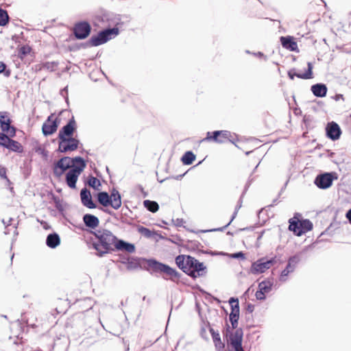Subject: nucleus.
Instances as JSON below:
<instances>
[{
  "instance_id": "25",
  "label": "nucleus",
  "mask_w": 351,
  "mask_h": 351,
  "mask_svg": "<svg viewBox=\"0 0 351 351\" xmlns=\"http://www.w3.org/2000/svg\"><path fill=\"white\" fill-rule=\"evenodd\" d=\"M311 90L314 96L322 98L326 97L328 92V88L324 83H317L311 86Z\"/></svg>"
},
{
  "instance_id": "55",
  "label": "nucleus",
  "mask_w": 351,
  "mask_h": 351,
  "mask_svg": "<svg viewBox=\"0 0 351 351\" xmlns=\"http://www.w3.org/2000/svg\"><path fill=\"white\" fill-rule=\"evenodd\" d=\"M55 204L56 208L58 210L60 213H62L64 211V208L62 205V201L59 198H58L57 199H56Z\"/></svg>"
},
{
  "instance_id": "38",
  "label": "nucleus",
  "mask_w": 351,
  "mask_h": 351,
  "mask_svg": "<svg viewBox=\"0 0 351 351\" xmlns=\"http://www.w3.org/2000/svg\"><path fill=\"white\" fill-rule=\"evenodd\" d=\"M137 231L140 234H141L142 235H143L144 237H145L146 238H148V239L152 238L155 235H158V233L156 232V231H152V230H149V228H147L145 226H138Z\"/></svg>"
},
{
  "instance_id": "21",
  "label": "nucleus",
  "mask_w": 351,
  "mask_h": 351,
  "mask_svg": "<svg viewBox=\"0 0 351 351\" xmlns=\"http://www.w3.org/2000/svg\"><path fill=\"white\" fill-rule=\"evenodd\" d=\"M14 137L8 136L3 148L7 149L9 152H12L17 154L23 153V146L21 143L14 140Z\"/></svg>"
},
{
  "instance_id": "45",
  "label": "nucleus",
  "mask_w": 351,
  "mask_h": 351,
  "mask_svg": "<svg viewBox=\"0 0 351 351\" xmlns=\"http://www.w3.org/2000/svg\"><path fill=\"white\" fill-rule=\"evenodd\" d=\"M313 64L311 62H307V69L303 73L302 77L306 78H313Z\"/></svg>"
},
{
  "instance_id": "51",
  "label": "nucleus",
  "mask_w": 351,
  "mask_h": 351,
  "mask_svg": "<svg viewBox=\"0 0 351 351\" xmlns=\"http://www.w3.org/2000/svg\"><path fill=\"white\" fill-rule=\"evenodd\" d=\"M252 182H253V178H252V175H250L247 182L245 183L243 191L241 193V197H244L245 194L247 191V190H248L249 187L250 186V185L252 184Z\"/></svg>"
},
{
  "instance_id": "1",
  "label": "nucleus",
  "mask_w": 351,
  "mask_h": 351,
  "mask_svg": "<svg viewBox=\"0 0 351 351\" xmlns=\"http://www.w3.org/2000/svg\"><path fill=\"white\" fill-rule=\"evenodd\" d=\"M89 234L93 235L97 239L94 241L93 239L89 237V245L92 244L93 249L96 250V255L99 257L114 251L125 252L129 254L135 252L136 247L134 243L117 238L108 230H89Z\"/></svg>"
},
{
  "instance_id": "16",
  "label": "nucleus",
  "mask_w": 351,
  "mask_h": 351,
  "mask_svg": "<svg viewBox=\"0 0 351 351\" xmlns=\"http://www.w3.org/2000/svg\"><path fill=\"white\" fill-rule=\"evenodd\" d=\"M84 40L88 37V20L77 22L73 27V34L70 38Z\"/></svg>"
},
{
  "instance_id": "4",
  "label": "nucleus",
  "mask_w": 351,
  "mask_h": 351,
  "mask_svg": "<svg viewBox=\"0 0 351 351\" xmlns=\"http://www.w3.org/2000/svg\"><path fill=\"white\" fill-rule=\"evenodd\" d=\"M177 267L193 280L204 277L207 274V267L204 263L190 255L180 254L175 258Z\"/></svg>"
},
{
  "instance_id": "24",
  "label": "nucleus",
  "mask_w": 351,
  "mask_h": 351,
  "mask_svg": "<svg viewBox=\"0 0 351 351\" xmlns=\"http://www.w3.org/2000/svg\"><path fill=\"white\" fill-rule=\"evenodd\" d=\"M60 237L57 232H53L47 236L45 243L48 247L55 249L60 245Z\"/></svg>"
},
{
  "instance_id": "49",
  "label": "nucleus",
  "mask_w": 351,
  "mask_h": 351,
  "mask_svg": "<svg viewBox=\"0 0 351 351\" xmlns=\"http://www.w3.org/2000/svg\"><path fill=\"white\" fill-rule=\"evenodd\" d=\"M0 178L6 180L8 184H12L11 181L7 176V168L3 166H0Z\"/></svg>"
},
{
  "instance_id": "35",
  "label": "nucleus",
  "mask_w": 351,
  "mask_h": 351,
  "mask_svg": "<svg viewBox=\"0 0 351 351\" xmlns=\"http://www.w3.org/2000/svg\"><path fill=\"white\" fill-rule=\"evenodd\" d=\"M32 48L28 45H24L18 47L17 56L21 60L31 53Z\"/></svg>"
},
{
  "instance_id": "6",
  "label": "nucleus",
  "mask_w": 351,
  "mask_h": 351,
  "mask_svg": "<svg viewBox=\"0 0 351 351\" xmlns=\"http://www.w3.org/2000/svg\"><path fill=\"white\" fill-rule=\"evenodd\" d=\"M223 338L226 340L228 351L242 350L243 330L241 328L237 329L233 332V329L230 327L228 322L225 323V326L222 330Z\"/></svg>"
},
{
  "instance_id": "61",
  "label": "nucleus",
  "mask_w": 351,
  "mask_h": 351,
  "mask_svg": "<svg viewBox=\"0 0 351 351\" xmlns=\"http://www.w3.org/2000/svg\"><path fill=\"white\" fill-rule=\"evenodd\" d=\"M97 204L93 201L90 192L89 191V209L96 208Z\"/></svg>"
},
{
  "instance_id": "59",
  "label": "nucleus",
  "mask_w": 351,
  "mask_h": 351,
  "mask_svg": "<svg viewBox=\"0 0 351 351\" xmlns=\"http://www.w3.org/2000/svg\"><path fill=\"white\" fill-rule=\"evenodd\" d=\"M129 258L130 256H128L119 255V259L117 261L126 265L129 261Z\"/></svg>"
},
{
  "instance_id": "47",
  "label": "nucleus",
  "mask_w": 351,
  "mask_h": 351,
  "mask_svg": "<svg viewBox=\"0 0 351 351\" xmlns=\"http://www.w3.org/2000/svg\"><path fill=\"white\" fill-rule=\"evenodd\" d=\"M58 62L56 61L52 62H45L43 63V66L44 69H46L50 71H53L58 66Z\"/></svg>"
},
{
  "instance_id": "36",
  "label": "nucleus",
  "mask_w": 351,
  "mask_h": 351,
  "mask_svg": "<svg viewBox=\"0 0 351 351\" xmlns=\"http://www.w3.org/2000/svg\"><path fill=\"white\" fill-rule=\"evenodd\" d=\"M221 138L225 141V140H228L231 143L234 144L236 147H238L236 145V142L238 141L237 136L235 134H232L228 130H221Z\"/></svg>"
},
{
  "instance_id": "7",
  "label": "nucleus",
  "mask_w": 351,
  "mask_h": 351,
  "mask_svg": "<svg viewBox=\"0 0 351 351\" xmlns=\"http://www.w3.org/2000/svg\"><path fill=\"white\" fill-rule=\"evenodd\" d=\"M313 228L312 221L308 219L302 218V215L299 213H295L293 217L289 219L288 229L297 237L306 234L312 230Z\"/></svg>"
},
{
  "instance_id": "34",
  "label": "nucleus",
  "mask_w": 351,
  "mask_h": 351,
  "mask_svg": "<svg viewBox=\"0 0 351 351\" xmlns=\"http://www.w3.org/2000/svg\"><path fill=\"white\" fill-rule=\"evenodd\" d=\"M196 156L192 151H186L181 157V162L184 165H191L195 160Z\"/></svg>"
},
{
  "instance_id": "43",
  "label": "nucleus",
  "mask_w": 351,
  "mask_h": 351,
  "mask_svg": "<svg viewBox=\"0 0 351 351\" xmlns=\"http://www.w3.org/2000/svg\"><path fill=\"white\" fill-rule=\"evenodd\" d=\"M302 75H303V73H301L297 72V70L295 68L289 69L287 72V75L290 80H293L295 77H297L300 79H304V80L309 79V78L302 77Z\"/></svg>"
},
{
  "instance_id": "9",
  "label": "nucleus",
  "mask_w": 351,
  "mask_h": 351,
  "mask_svg": "<svg viewBox=\"0 0 351 351\" xmlns=\"http://www.w3.org/2000/svg\"><path fill=\"white\" fill-rule=\"evenodd\" d=\"M58 147L56 152L59 154H68L77 150L81 143L77 137L57 138Z\"/></svg>"
},
{
  "instance_id": "26",
  "label": "nucleus",
  "mask_w": 351,
  "mask_h": 351,
  "mask_svg": "<svg viewBox=\"0 0 351 351\" xmlns=\"http://www.w3.org/2000/svg\"><path fill=\"white\" fill-rule=\"evenodd\" d=\"M95 197L96 198L97 202L103 206L104 207H108L109 206H111L112 197H110V195L106 191H99L95 194Z\"/></svg>"
},
{
  "instance_id": "12",
  "label": "nucleus",
  "mask_w": 351,
  "mask_h": 351,
  "mask_svg": "<svg viewBox=\"0 0 351 351\" xmlns=\"http://www.w3.org/2000/svg\"><path fill=\"white\" fill-rule=\"evenodd\" d=\"M338 175L335 171L321 173L315 177L314 180L315 185L320 189H327L330 188L333 181L337 180Z\"/></svg>"
},
{
  "instance_id": "44",
  "label": "nucleus",
  "mask_w": 351,
  "mask_h": 351,
  "mask_svg": "<svg viewBox=\"0 0 351 351\" xmlns=\"http://www.w3.org/2000/svg\"><path fill=\"white\" fill-rule=\"evenodd\" d=\"M0 74L6 77H9L11 75V70L3 61H0Z\"/></svg>"
},
{
  "instance_id": "27",
  "label": "nucleus",
  "mask_w": 351,
  "mask_h": 351,
  "mask_svg": "<svg viewBox=\"0 0 351 351\" xmlns=\"http://www.w3.org/2000/svg\"><path fill=\"white\" fill-rule=\"evenodd\" d=\"M42 134L45 137H47L53 135L56 132L55 126L52 125L51 122V117H47V119L44 121L42 125Z\"/></svg>"
},
{
  "instance_id": "33",
  "label": "nucleus",
  "mask_w": 351,
  "mask_h": 351,
  "mask_svg": "<svg viewBox=\"0 0 351 351\" xmlns=\"http://www.w3.org/2000/svg\"><path fill=\"white\" fill-rule=\"evenodd\" d=\"M273 285V278H266L265 280L258 283V289L265 292V293H268L271 291Z\"/></svg>"
},
{
  "instance_id": "11",
  "label": "nucleus",
  "mask_w": 351,
  "mask_h": 351,
  "mask_svg": "<svg viewBox=\"0 0 351 351\" xmlns=\"http://www.w3.org/2000/svg\"><path fill=\"white\" fill-rule=\"evenodd\" d=\"M86 167V160L83 162H80L77 165H75L65 173V182L67 186L71 189H76V184L79 176L83 172Z\"/></svg>"
},
{
  "instance_id": "13",
  "label": "nucleus",
  "mask_w": 351,
  "mask_h": 351,
  "mask_svg": "<svg viewBox=\"0 0 351 351\" xmlns=\"http://www.w3.org/2000/svg\"><path fill=\"white\" fill-rule=\"evenodd\" d=\"M300 255L301 252L297 253L293 256H291L289 258L287 266L285 268L281 271L279 280L281 282H285L287 280V277L289 276L290 273L294 271L296 268L297 265L300 261Z\"/></svg>"
},
{
  "instance_id": "37",
  "label": "nucleus",
  "mask_w": 351,
  "mask_h": 351,
  "mask_svg": "<svg viewBox=\"0 0 351 351\" xmlns=\"http://www.w3.org/2000/svg\"><path fill=\"white\" fill-rule=\"evenodd\" d=\"M143 206L147 210L153 213L159 210V205L156 201L145 199L143 201Z\"/></svg>"
},
{
  "instance_id": "17",
  "label": "nucleus",
  "mask_w": 351,
  "mask_h": 351,
  "mask_svg": "<svg viewBox=\"0 0 351 351\" xmlns=\"http://www.w3.org/2000/svg\"><path fill=\"white\" fill-rule=\"evenodd\" d=\"M340 126L335 121L328 122L326 126V135L327 138L335 141L340 138L341 135Z\"/></svg>"
},
{
  "instance_id": "14",
  "label": "nucleus",
  "mask_w": 351,
  "mask_h": 351,
  "mask_svg": "<svg viewBox=\"0 0 351 351\" xmlns=\"http://www.w3.org/2000/svg\"><path fill=\"white\" fill-rule=\"evenodd\" d=\"M77 128L75 117L71 114L67 123L59 130L57 138L74 137L73 134L77 131Z\"/></svg>"
},
{
  "instance_id": "5",
  "label": "nucleus",
  "mask_w": 351,
  "mask_h": 351,
  "mask_svg": "<svg viewBox=\"0 0 351 351\" xmlns=\"http://www.w3.org/2000/svg\"><path fill=\"white\" fill-rule=\"evenodd\" d=\"M85 158L80 156H76L75 157L64 156L60 157L58 160L54 161L52 166L54 177L60 178L66 171H69L75 165L83 162Z\"/></svg>"
},
{
  "instance_id": "62",
  "label": "nucleus",
  "mask_w": 351,
  "mask_h": 351,
  "mask_svg": "<svg viewBox=\"0 0 351 351\" xmlns=\"http://www.w3.org/2000/svg\"><path fill=\"white\" fill-rule=\"evenodd\" d=\"M40 223L42 226L43 228L45 230H49L51 229V225L46 221L41 220L40 221Z\"/></svg>"
},
{
  "instance_id": "52",
  "label": "nucleus",
  "mask_w": 351,
  "mask_h": 351,
  "mask_svg": "<svg viewBox=\"0 0 351 351\" xmlns=\"http://www.w3.org/2000/svg\"><path fill=\"white\" fill-rule=\"evenodd\" d=\"M230 256L232 258H237V259H241V260H244L245 258V255L242 251L231 254Z\"/></svg>"
},
{
  "instance_id": "20",
  "label": "nucleus",
  "mask_w": 351,
  "mask_h": 351,
  "mask_svg": "<svg viewBox=\"0 0 351 351\" xmlns=\"http://www.w3.org/2000/svg\"><path fill=\"white\" fill-rule=\"evenodd\" d=\"M69 222L75 228L76 233L80 234L84 231L88 232V213L83 215V223L75 218H72Z\"/></svg>"
},
{
  "instance_id": "31",
  "label": "nucleus",
  "mask_w": 351,
  "mask_h": 351,
  "mask_svg": "<svg viewBox=\"0 0 351 351\" xmlns=\"http://www.w3.org/2000/svg\"><path fill=\"white\" fill-rule=\"evenodd\" d=\"M84 187L80 191L81 202L83 206L88 208V177L83 176Z\"/></svg>"
},
{
  "instance_id": "32",
  "label": "nucleus",
  "mask_w": 351,
  "mask_h": 351,
  "mask_svg": "<svg viewBox=\"0 0 351 351\" xmlns=\"http://www.w3.org/2000/svg\"><path fill=\"white\" fill-rule=\"evenodd\" d=\"M71 112V110L70 109H62L58 114V116L56 118H53L56 113H51L48 117H51V122L52 123V125L55 126V128L56 130H58V127L61 123V118L60 117L62 114L67 113L68 115Z\"/></svg>"
},
{
  "instance_id": "3",
  "label": "nucleus",
  "mask_w": 351,
  "mask_h": 351,
  "mask_svg": "<svg viewBox=\"0 0 351 351\" xmlns=\"http://www.w3.org/2000/svg\"><path fill=\"white\" fill-rule=\"evenodd\" d=\"M146 265H143V269L149 274L156 277H161L165 280L178 283L182 274L175 268L169 265L160 262L154 258H148Z\"/></svg>"
},
{
  "instance_id": "57",
  "label": "nucleus",
  "mask_w": 351,
  "mask_h": 351,
  "mask_svg": "<svg viewBox=\"0 0 351 351\" xmlns=\"http://www.w3.org/2000/svg\"><path fill=\"white\" fill-rule=\"evenodd\" d=\"M230 226V223H228L226 225H225L223 227L217 228H213L211 230H203V232H223L224 231L228 226Z\"/></svg>"
},
{
  "instance_id": "58",
  "label": "nucleus",
  "mask_w": 351,
  "mask_h": 351,
  "mask_svg": "<svg viewBox=\"0 0 351 351\" xmlns=\"http://www.w3.org/2000/svg\"><path fill=\"white\" fill-rule=\"evenodd\" d=\"M197 289L201 292L203 294H206L209 297H211L213 300H216L217 302H221L220 300L213 296L210 293L206 292V291H204L203 289H202L199 285H197L196 286Z\"/></svg>"
},
{
  "instance_id": "18",
  "label": "nucleus",
  "mask_w": 351,
  "mask_h": 351,
  "mask_svg": "<svg viewBox=\"0 0 351 351\" xmlns=\"http://www.w3.org/2000/svg\"><path fill=\"white\" fill-rule=\"evenodd\" d=\"M267 269H269V268L265 261V258L261 257L252 263L247 273L258 275L265 273Z\"/></svg>"
},
{
  "instance_id": "50",
  "label": "nucleus",
  "mask_w": 351,
  "mask_h": 351,
  "mask_svg": "<svg viewBox=\"0 0 351 351\" xmlns=\"http://www.w3.org/2000/svg\"><path fill=\"white\" fill-rule=\"evenodd\" d=\"M60 94L64 97L65 102L67 104V106H69V95H68V86L60 89Z\"/></svg>"
},
{
  "instance_id": "15",
  "label": "nucleus",
  "mask_w": 351,
  "mask_h": 351,
  "mask_svg": "<svg viewBox=\"0 0 351 351\" xmlns=\"http://www.w3.org/2000/svg\"><path fill=\"white\" fill-rule=\"evenodd\" d=\"M196 306H197V308H199L197 304H196ZM198 313H199L200 317L202 318L199 308H198ZM202 322L204 323V324L208 328V330L211 335L216 350L217 351H223V349L225 348L226 345L223 342H222L219 332L217 330H215L210 326V324L208 321L205 322V321H204L203 319H202Z\"/></svg>"
},
{
  "instance_id": "41",
  "label": "nucleus",
  "mask_w": 351,
  "mask_h": 351,
  "mask_svg": "<svg viewBox=\"0 0 351 351\" xmlns=\"http://www.w3.org/2000/svg\"><path fill=\"white\" fill-rule=\"evenodd\" d=\"M99 223V220L97 217L94 215L89 214V230L94 231L98 226ZM98 230H95V231H97Z\"/></svg>"
},
{
  "instance_id": "19",
  "label": "nucleus",
  "mask_w": 351,
  "mask_h": 351,
  "mask_svg": "<svg viewBox=\"0 0 351 351\" xmlns=\"http://www.w3.org/2000/svg\"><path fill=\"white\" fill-rule=\"evenodd\" d=\"M228 302L230 305V313L229 314V321L234 322L239 319L240 308L239 302L237 298L231 297Z\"/></svg>"
},
{
  "instance_id": "60",
  "label": "nucleus",
  "mask_w": 351,
  "mask_h": 351,
  "mask_svg": "<svg viewBox=\"0 0 351 351\" xmlns=\"http://www.w3.org/2000/svg\"><path fill=\"white\" fill-rule=\"evenodd\" d=\"M252 55L255 57H257L258 58H263L265 61L267 60V56H265L263 52L258 51V52H253Z\"/></svg>"
},
{
  "instance_id": "42",
  "label": "nucleus",
  "mask_w": 351,
  "mask_h": 351,
  "mask_svg": "<svg viewBox=\"0 0 351 351\" xmlns=\"http://www.w3.org/2000/svg\"><path fill=\"white\" fill-rule=\"evenodd\" d=\"M202 246V244L197 241H188L185 245V247L190 251H196L199 247Z\"/></svg>"
},
{
  "instance_id": "48",
  "label": "nucleus",
  "mask_w": 351,
  "mask_h": 351,
  "mask_svg": "<svg viewBox=\"0 0 351 351\" xmlns=\"http://www.w3.org/2000/svg\"><path fill=\"white\" fill-rule=\"evenodd\" d=\"M306 130H309L313 128L312 125L313 118L311 116L305 115L302 120Z\"/></svg>"
},
{
  "instance_id": "56",
  "label": "nucleus",
  "mask_w": 351,
  "mask_h": 351,
  "mask_svg": "<svg viewBox=\"0 0 351 351\" xmlns=\"http://www.w3.org/2000/svg\"><path fill=\"white\" fill-rule=\"evenodd\" d=\"M8 138V136L6 134H5L1 131H0V147H1L3 148Z\"/></svg>"
},
{
  "instance_id": "64",
  "label": "nucleus",
  "mask_w": 351,
  "mask_h": 351,
  "mask_svg": "<svg viewBox=\"0 0 351 351\" xmlns=\"http://www.w3.org/2000/svg\"><path fill=\"white\" fill-rule=\"evenodd\" d=\"M245 310L249 314H251L254 310V305L251 303H247Z\"/></svg>"
},
{
  "instance_id": "23",
  "label": "nucleus",
  "mask_w": 351,
  "mask_h": 351,
  "mask_svg": "<svg viewBox=\"0 0 351 351\" xmlns=\"http://www.w3.org/2000/svg\"><path fill=\"white\" fill-rule=\"evenodd\" d=\"M148 258L143 257H130L129 261L126 265L128 270H134L138 268H141L143 269V266H142V263H146V261Z\"/></svg>"
},
{
  "instance_id": "22",
  "label": "nucleus",
  "mask_w": 351,
  "mask_h": 351,
  "mask_svg": "<svg viewBox=\"0 0 351 351\" xmlns=\"http://www.w3.org/2000/svg\"><path fill=\"white\" fill-rule=\"evenodd\" d=\"M280 43L283 48L290 51L299 52L297 42L291 36H280Z\"/></svg>"
},
{
  "instance_id": "2",
  "label": "nucleus",
  "mask_w": 351,
  "mask_h": 351,
  "mask_svg": "<svg viewBox=\"0 0 351 351\" xmlns=\"http://www.w3.org/2000/svg\"><path fill=\"white\" fill-rule=\"evenodd\" d=\"M130 21V18L128 15L117 14L104 8L97 10L91 16L93 25L99 29L117 27L120 29L125 23Z\"/></svg>"
},
{
  "instance_id": "29",
  "label": "nucleus",
  "mask_w": 351,
  "mask_h": 351,
  "mask_svg": "<svg viewBox=\"0 0 351 351\" xmlns=\"http://www.w3.org/2000/svg\"><path fill=\"white\" fill-rule=\"evenodd\" d=\"M110 197H112L111 207L115 210L119 209L121 206V197L120 193L114 188L111 191Z\"/></svg>"
},
{
  "instance_id": "54",
  "label": "nucleus",
  "mask_w": 351,
  "mask_h": 351,
  "mask_svg": "<svg viewBox=\"0 0 351 351\" xmlns=\"http://www.w3.org/2000/svg\"><path fill=\"white\" fill-rule=\"evenodd\" d=\"M265 294L266 293L265 292H263L258 289V290L255 293V296L258 300L262 301V300H265L266 299Z\"/></svg>"
},
{
  "instance_id": "40",
  "label": "nucleus",
  "mask_w": 351,
  "mask_h": 351,
  "mask_svg": "<svg viewBox=\"0 0 351 351\" xmlns=\"http://www.w3.org/2000/svg\"><path fill=\"white\" fill-rule=\"evenodd\" d=\"M37 145L34 147V150L36 153L40 155L43 160H47L49 158V152L43 147H42L38 142Z\"/></svg>"
},
{
  "instance_id": "30",
  "label": "nucleus",
  "mask_w": 351,
  "mask_h": 351,
  "mask_svg": "<svg viewBox=\"0 0 351 351\" xmlns=\"http://www.w3.org/2000/svg\"><path fill=\"white\" fill-rule=\"evenodd\" d=\"M94 171L97 177H94L93 175L89 173V188H93L95 190L99 191L101 184L97 177L101 178V174L95 167Z\"/></svg>"
},
{
  "instance_id": "63",
  "label": "nucleus",
  "mask_w": 351,
  "mask_h": 351,
  "mask_svg": "<svg viewBox=\"0 0 351 351\" xmlns=\"http://www.w3.org/2000/svg\"><path fill=\"white\" fill-rule=\"evenodd\" d=\"M200 335L204 339H205V340L208 339V338L206 335V330L205 326H202V327L200 328Z\"/></svg>"
},
{
  "instance_id": "10",
  "label": "nucleus",
  "mask_w": 351,
  "mask_h": 351,
  "mask_svg": "<svg viewBox=\"0 0 351 351\" xmlns=\"http://www.w3.org/2000/svg\"><path fill=\"white\" fill-rule=\"evenodd\" d=\"M0 130L9 137L16 136L18 129L13 125V120L8 111L0 112Z\"/></svg>"
},
{
  "instance_id": "53",
  "label": "nucleus",
  "mask_w": 351,
  "mask_h": 351,
  "mask_svg": "<svg viewBox=\"0 0 351 351\" xmlns=\"http://www.w3.org/2000/svg\"><path fill=\"white\" fill-rule=\"evenodd\" d=\"M265 261L267 265L268 268H271L276 263V256L271 257L270 258H268L267 257L265 256Z\"/></svg>"
},
{
  "instance_id": "8",
  "label": "nucleus",
  "mask_w": 351,
  "mask_h": 351,
  "mask_svg": "<svg viewBox=\"0 0 351 351\" xmlns=\"http://www.w3.org/2000/svg\"><path fill=\"white\" fill-rule=\"evenodd\" d=\"M120 34V29L117 27L112 29H101L96 34L93 35L89 39V45L97 47L104 45L112 38H116Z\"/></svg>"
},
{
  "instance_id": "39",
  "label": "nucleus",
  "mask_w": 351,
  "mask_h": 351,
  "mask_svg": "<svg viewBox=\"0 0 351 351\" xmlns=\"http://www.w3.org/2000/svg\"><path fill=\"white\" fill-rule=\"evenodd\" d=\"M10 20V16L6 10L0 8V26H6Z\"/></svg>"
},
{
  "instance_id": "28",
  "label": "nucleus",
  "mask_w": 351,
  "mask_h": 351,
  "mask_svg": "<svg viewBox=\"0 0 351 351\" xmlns=\"http://www.w3.org/2000/svg\"><path fill=\"white\" fill-rule=\"evenodd\" d=\"M221 130H215L213 132H208L206 136L202 141H213L218 143H223L224 141L221 138Z\"/></svg>"
},
{
  "instance_id": "46",
  "label": "nucleus",
  "mask_w": 351,
  "mask_h": 351,
  "mask_svg": "<svg viewBox=\"0 0 351 351\" xmlns=\"http://www.w3.org/2000/svg\"><path fill=\"white\" fill-rule=\"evenodd\" d=\"M332 227V224H330V226L327 229H326L323 232H322L320 234V235L317 237L316 241L313 244H315L317 243H319L324 240H326L325 239L322 238V237H324L326 234H328L330 236L332 235V230H331Z\"/></svg>"
}]
</instances>
